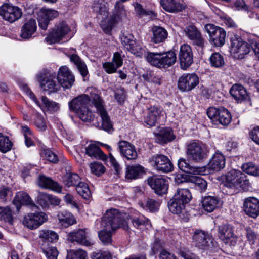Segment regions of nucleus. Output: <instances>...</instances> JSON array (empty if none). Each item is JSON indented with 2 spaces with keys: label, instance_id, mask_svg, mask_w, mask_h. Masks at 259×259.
<instances>
[{
  "label": "nucleus",
  "instance_id": "nucleus-39",
  "mask_svg": "<svg viewBox=\"0 0 259 259\" xmlns=\"http://www.w3.org/2000/svg\"><path fill=\"white\" fill-rule=\"evenodd\" d=\"M157 140L161 144H165L175 139L172 130L170 128H163L156 134Z\"/></svg>",
  "mask_w": 259,
  "mask_h": 259
},
{
  "label": "nucleus",
  "instance_id": "nucleus-60",
  "mask_svg": "<svg viewBox=\"0 0 259 259\" xmlns=\"http://www.w3.org/2000/svg\"><path fill=\"white\" fill-rule=\"evenodd\" d=\"M34 124L39 131H45L47 128L46 122L44 117L38 113L36 114Z\"/></svg>",
  "mask_w": 259,
  "mask_h": 259
},
{
  "label": "nucleus",
  "instance_id": "nucleus-50",
  "mask_svg": "<svg viewBox=\"0 0 259 259\" xmlns=\"http://www.w3.org/2000/svg\"><path fill=\"white\" fill-rule=\"evenodd\" d=\"M76 190L78 194L84 199H89L90 198L91 191L87 184L81 182L77 185Z\"/></svg>",
  "mask_w": 259,
  "mask_h": 259
},
{
  "label": "nucleus",
  "instance_id": "nucleus-2",
  "mask_svg": "<svg viewBox=\"0 0 259 259\" xmlns=\"http://www.w3.org/2000/svg\"><path fill=\"white\" fill-rule=\"evenodd\" d=\"M192 198L190 191L188 189H178L173 197L169 200L168 206L169 211L174 214L180 215L185 211V205Z\"/></svg>",
  "mask_w": 259,
  "mask_h": 259
},
{
  "label": "nucleus",
  "instance_id": "nucleus-38",
  "mask_svg": "<svg viewBox=\"0 0 259 259\" xmlns=\"http://www.w3.org/2000/svg\"><path fill=\"white\" fill-rule=\"evenodd\" d=\"M152 32L153 37L151 38V40L154 43L162 42L167 37V31L161 27H154Z\"/></svg>",
  "mask_w": 259,
  "mask_h": 259
},
{
  "label": "nucleus",
  "instance_id": "nucleus-63",
  "mask_svg": "<svg viewBox=\"0 0 259 259\" xmlns=\"http://www.w3.org/2000/svg\"><path fill=\"white\" fill-rule=\"evenodd\" d=\"M42 154L47 160L52 163H57L59 161L57 155L49 149L44 150Z\"/></svg>",
  "mask_w": 259,
  "mask_h": 259
},
{
  "label": "nucleus",
  "instance_id": "nucleus-48",
  "mask_svg": "<svg viewBox=\"0 0 259 259\" xmlns=\"http://www.w3.org/2000/svg\"><path fill=\"white\" fill-rule=\"evenodd\" d=\"M242 169L246 174L255 176H259V166L252 162H248L242 165Z\"/></svg>",
  "mask_w": 259,
  "mask_h": 259
},
{
  "label": "nucleus",
  "instance_id": "nucleus-32",
  "mask_svg": "<svg viewBox=\"0 0 259 259\" xmlns=\"http://www.w3.org/2000/svg\"><path fill=\"white\" fill-rule=\"evenodd\" d=\"M161 113L160 108L156 106L150 107L148 113L144 119V122L149 127L155 125L156 123L160 117Z\"/></svg>",
  "mask_w": 259,
  "mask_h": 259
},
{
  "label": "nucleus",
  "instance_id": "nucleus-36",
  "mask_svg": "<svg viewBox=\"0 0 259 259\" xmlns=\"http://www.w3.org/2000/svg\"><path fill=\"white\" fill-rule=\"evenodd\" d=\"M220 199L215 196H207L202 200V205L204 209L209 212H212L219 204Z\"/></svg>",
  "mask_w": 259,
  "mask_h": 259
},
{
  "label": "nucleus",
  "instance_id": "nucleus-27",
  "mask_svg": "<svg viewBox=\"0 0 259 259\" xmlns=\"http://www.w3.org/2000/svg\"><path fill=\"white\" fill-rule=\"evenodd\" d=\"M218 231V237L225 243H229L231 239L235 237L233 227L229 224L226 223L219 225Z\"/></svg>",
  "mask_w": 259,
  "mask_h": 259
},
{
  "label": "nucleus",
  "instance_id": "nucleus-31",
  "mask_svg": "<svg viewBox=\"0 0 259 259\" xmlns=\"http://www.w3.org/2000/svg\"><path fill=\"white\" fill-rule=\"evenodd\" d=\"M126 16L127 12L124 5L120 1H117L113 10L111 21L113 23H117L126 18Z\"/></svg>",
  "mask_w": 259,
  "mask_h": 259
},
{
  "label": "nucleus",
  "instance_id": "nucleus-10",
  "mask_svg": "<svg viewBox=\"0 0 259 259\" xmlns=\"http://www.w3.org/2000/svg\"><path fill=\"white\" fill-rule=\"evenodd\" d=\"M154 168L158 171L164 173L170 172L173 165L168 158L163 154H157L149 159Z\"/></svg>",
  "mask_w": 259,
  "mask_h": 259
},
{
  "label": "nucleus",
  "instance_id": "nucleus-54",
  "mask_svg": "<svg viewBox=\"0 0 259 259\" xmlns=\"http://www.w3.org/2000/svg\"><path fill=\"white\" fill-rule=\"evenodd\" d=\"M86 251L82 250H71L67 251L66 259H87Z\"/></svg>",
  "mask_w": 259,
  "mask_h": 259
},
{
  "label": "nucleus",
  "instance_id": "nucleus-21",
  "mask_svg": "<svg viewBox=\"0 0 259 259\" xmlns=\"http://www.w3.org/2000/svg\"><path fill=\"white\" fill-rule=\"evenodd\" d=\"M243 209L247 215L256 218L259 216V199L254 197L245 198L243 202Z\"/></svg>",
  "mask_w": 259,
  "mask_h": 259
},
{
  "label": "nucleus",
  "instance_id": "nucleus-9",
  "mask_svg": "<svg viewBox=\"0 0 259 259\" xmlns=\"http://www.w3.org/2000/svg\"><path fill=\"white\" fill-rule=\"evenodd\" d=\"M21 8L11 4L5 3L0 7V15L6 21L13 23L21 18Z\"/></svg>",
  "mask_w": 259,
  "mask_h": 259
},
{
  "label": "nucleus",
  "instance_id": "nucleus-58",
  "mask_svg": "<svg viewBox=\"0 0 259 259\" xmlns=\"http://www.w3.org/2000/svg\"><path fill=\"white\" fill-rule=\"evenodd\" d=\"M90 167L91 172L98 176H101L105 171V167L102 163L98 162L91 163Z\"/></svg>",
  "mask_w": 259,
  "mask_h": 259
},
{
  "label": "nucleus",
  "instance_id": "nucleus-53",
  "mask_svg": "<svg viewBox=\"0 0 259 259\" xmlns=\"http://www.w3.org/2000/svg\"><path fill=\"white\" fill-rule=\"evenodd\" d=\"M120 39L122 45L127 50L131 49V46L135 44L134 36L128 33H123L120 36Z\"/></svg>",
  "mask_w": 259,
  "mask_h": 259
},
{
  "label": "nucleus",
  "instance_id": "nucleus-24",
  "mask_svg": "<svg viewBox=\"0 0 259 259\" xmlns=\"http://www.w3.org/2000/svg\"><path fill=\"white\" fill-rule=\"evenodd\" d=\"M178 166L182 171L192 175L205 174L206 168L205 167L193 166L189 163L188 160L181 158L178 162Z\"/></svg>",
  "mask_w": 259,
  "mask_h": 259
},
{
  "label": "nucleus",
  "instance_id": "nucleus-43",
  "mask_svg": "<svg viewBox=\"0 0 259 259\" xmlns=\"http://www.w3.org/2000/svg\"><path fill=\"white\" fill-rule=\"evenodd\" d=\"M232 116L228 110L223 108H220V112L217 119V122L223 126L228 125L231 121Z\"/></svg>",
  "mask_w": 259,
  "mask_h": 259
},
{
  "label": "nucleus",
  "instance_id": "nucleus-12",
  "mask_svg": "<svg viewBox=\"0 0 259 259\" xmlns=\"http://www.w3.org/2000/svg\"><path fill=\"white\" fill-rule=\"evenodd\" d=\"M196 246L202 249H207L213 246V239L208 233L201 230H196L193 235Z\"/></svg>",
  "mask_w": 259,
  "mask_h": 259
},
{
  "label": "nucleus",
  "instance_id": "nucleus-37",
  "mask_svg": "<svg viewBox=\"0 0 259 259\" xmlns=\"http://www.w3.org/2000/svg\"><path fill=\"white\" fill-rule=\"evenodd\" d=\"M144 172V167L140 165L128 166L125 177L128 179H136L140 178Z\"/></svg>",
  "mask_w": 259,
  "mask_h": 259
},
{
  "label": "nucleus",
  "instance_id": "nucleus-4",
  "mask_svg": "<svg viewBox=\"0 0 259 259\" xmlns=\"http://www.w3.org/2000/svg\"><path fill=\"white\" fill-rule=\"evenodd\" d=\"M56 77V73L52 72L47 69H44L36 76L41 88L45 91H48L49 93L57 92L60 89L59 82L57 83L55 80Z\"/></svg>",
  "mask_w": 259,
  "mask_h": 259
},
{
  "label": "nucleus",
  "instance_id": "nucleus-56",
  "mask_svg": "<svg viewBox=\"0 0 259 259\" xmlns=\"http://www.w3.org/2000/svg\"><path fill=\"white\" fill-rule=\"evenodd\" d=\"M142 77L145 80L149 82L153 83L158 85H160L161 83V77L156 75L153 72L147 71L143 74Z\"/></svg>",
  "mask_w": 259,
  "mask_h": 259
},
{
  "label": "nucleus",
  "instance_id": "nucleus-13",
  "mask_svg": "<svg viewBox=\"0 0 259 259\" xmlns=\"http://www.w3.org/2000/svg\"><path fill=\"white\" fill-rule=\"evenodd\" d=\"M199 82V78L196 74H184L178 80V87L180 90L188 92L195 88Z\"/></svg>",
  "mask_w": 259,
  "mask_h": 259
},
{
  "label": "nucleus",
  "instance_id": "nucleus-34",
  "mask_svg": "<svg viewBox=\"0 0 259 259\" xmlns=\"http://www.w3.org/2000/svg\"><path fill=\"white\" fill-rule=\"evenodd\" d=\"M85 150V154L92 158L100 159L102 160H105L107 158L106 155L95 143L89 144Z\"/></svg>",
  "mask_w": 259,
  "mask_h": 259
},
{
  "label": "nucleus",
  "instance_id": "nucleus-22",
  "mask_svg": "<svg viewBox=\"0 0 259 259\" xmlns=\"http://www.w3.org/2000/svg\"><path fill=\"white\" fill-rule=\"evenodd\" d=\"M121 155L127 160L136 159L138 156L135 146L126 141H121L118 143Z\"/></svg>",
  "mask_w": 259,
  "mask_h": 259
},
{
  "label": "nucleus",
  "instance_id": "nucleus-5",
  "mask_svg": "<svg viewBox=\"0 0 259 259\" xmlns=\"http://www.w3.org/2000/svg\"><path fill=\"white\" fill-rule=\"evenodd\" d=\"M92 101L97 109V113L101 118V122L98 123L97 126L106 132H110L113 129V125L107 111L103 105V100L97 94L93 95Z\"/></svg>",
  "mask_w": 259,
  "mask_h": 259
},
{
  "label": "nucleus",
  "instance_id": "nucleus-14",
  "mask_svg": "<svg viewBox=\"0 0 259 259\" xmlns=\"http://www.w3.org/2000/svg\"><path fill=\"white\" fill-rule=\"evenodd\" d=\"M70 28L64 22H61L53 29L45 39L50 44L60 42L69 32Z\"/></svg>",
  "mask_w": 259,
  "mask_h": 259
},
{
  "label": "nucleus",
  "instance_id": "nucleus-3",
  "mask_svg": "<svg viewBox=\"0 0 259 259\" xmlns=\"http://www.w3.org/2000/svg\"><path fill=\"white\" fill-rule=\"evenodd\" d=\"M208 150L206 146L199 141H191L186 147V154L191 161L201 163L208 156Z\"/></svg>",
  "mask_w": 259,
  "mask_h": 259
},
{
  "label": "nucleus",
  "instance_id": "nucleus-26",
  "mask_svg": "<svg viewBox=\"0 0 259 259\" xmlns=\"http://www.w3.org/2000/svg\"><path fill=\"white\" fill-rule=\"evenodd\" d=\"M160 4L163 9L170 13H177L184 10L186 5L178 0H160Z\"/></svg>",
  "mask_w": 259,
  "mask_h": 259
},
{
  "label": "nucleus",
  "instance_id": "nucleus-1",
  "mask_svg": "<svg viewBox=\"0 0 259 259\" xmlns=\"http://www.w3.org/2000/svg\"><path fill=\"white\" fill-rule=\"evenodd\" d=\"M101 224L103 229L98 232V236L102 244L105 245L111 243L113 231L120 228L124 230L128 228L122 214L116 209L107 210L102 218Z\"/></svg>",
  "mask_w": 259,
  "mask_h": 259
},
{
  "label": "nucleus",
  "instance_id": "nucleus-57",
  "mask_svg": "<svg viewBox=\"0 0 259 259\" xmlns=\"http://www.w3.org/2000/svg\"><path fill=\"white\" fill-rule=\"evenodd\" d=\"M128 51L136 56L139 57H143L146 53L145 49L143 48L140 44L137 43L136 41L135 44H133L132 46H131V49H129Z\"/></svg>",
  "mask_w": 259,
  "mask_h": 259
},
{
  "label": "nucleus",
  "instance_id": "nucleus-52",
  "mask_svg": "<svg viewBox=\"0 0 259 259\" xmlns=\"http://www.w3.org/2000/svg\"><path fill=\"white\" fill-rule=\"evenodd\" d=\"M93 9L97 13L107 16L108 9L103 0L95 2L93 5Z\"/></svg>",
  "mask_w": 259,
  "mask_h": 259
},
{
  "label": "nucleus",
  "instance_id": "nucleus-40",
  "mask_svg": "<svg viewBox=\"0 0 259 259\" xmlns=\"http://www.w3.org/2000/svg\"><path fill=\"white\" fill-rule=\"evenodd\" d=\"M70 60L77 68L80 74L85 77L88 74V70L85 63L76 54H72L70 56Z\"/></svg>",
  "mask_w": 259,
  "mask_h": 259
},
{
  "label": "nucleus",
  "instance_id": "nucleus-33",
  "mask_svg": "<svg viewBox=\"0 0 259 259\" xmlns=\"http://www.w3.org/2000/svg\"><path fill=\"white\" fill-rule=\"evenodd\" d=\"M225 165V158L223 155L220 153H214L208 163L210 169L214 171H219Z\"/></svg>",
  "mask_w": 259,
  "mask_h": 259
},
{
  "label": "nucleus",
  "instance_id": "nucleus-17",
  "mask_svg": "<svg viewBox=\"0 0 259 259\" xmlns=\"http://www.w3.org/2000/svg\"><path fill=\"white\" fill-rule=\"evenodd\" d=\"M13 204L16 206L17 211H19L22 205H26L32 210L37 208V206L33 202L30 196L24 191L16 193L13 201Z\"/></svg>",
  "mask_w": 259,
  "mask_h": 259
},
{
  "label": "nucleus",
  "instance_id": "nucleus-44",
  "mask_svg": "<svg viewBox=\"0 0 259 259\" xmlns=\"http://www.w3.org/2000/svg\"><path fill=\"white\" fill-rule=\"evenodd\" d=\"M39 237L44 242H53L58 239V235L54 231L42 230L39 231Z\"/></svg>",
  "mask_w": 259,
  "mask_h": 259
},
{
  "label": "nucleus",
  "instance_id": "nucleus-35",
  "mask_svg": "<svg viewBox=\"0 0 259 259\" xmlns=\"http://www.w3.org/2000/svg\"><path fill=\"white\" fill-rule=\"evenodd\" d=\"M160 68H168L174 65L177 59L176 54L172 51L161 53Z\"/></svg>",
  "mask_w": 259,
  "mask_h": 259
},
{
  "label": "nucleus",
  "instance_id": "nucleus-25",
  "mask_svg": "<svg viewBox=\"0 0 259 259\" xmlns=\"http://www.w3.org/2000/svg\"><path fill=\"white\" fill-rule=\"evenodd\" d=\"M91 100L87 95H81L69 102V108L70 111L76 113L83 108L89 107Z\"/></svg>",
  "mask_w": 259,
  "mask_h": 259
},
{
  "label": "nucleus",
  "instance_id": "nucleus-15",
  "mask_svg": "<svg viewBox=\"0 0 259 259\" xmlns=\"http://www.w3.org/2000/svg\"><path fill=\"white\" fill-rule=\"evenodd\" d=\"M185 36L191 41L192 45L200 48L204 46V39L200 31L193 24L188 25L184 29Z\"/></svg>",
  "mask_w": 259,
  "mask_h": 259
},
{
  "label": "nucleus",
  "instance_id": "nucleus-30",
  "mask_svg": "<svg viewBox=\"0 0 259 259\" xmlns=\"http://www.w3.org/2000/svg\"><path fill=\"white\" fill-rule=\"evenodd\" d=\"M36 28L35 20L30 19L22 26L20 36L24 39H28L35 32Z\"/></svg>",
  "mask_w": 259,
  "mask_h": 259
},
{
  "label": "nucleus",
  "instance_id": "nucleus-11",
  "mask_svg": "<svg viewBox=\"0 0 259 259\" xmlns=\"http://www.w3.org/2000/svg\"><path fill=\"white\" fill-rule=\"evenodd\" d=\"M149 186L159 195H162L167 192L168 189V181L161 176H152L147 179Z\"/></svg>",
  "mask_w": 259,
  "mask_h": 259
},
{
  "label": "nucleus",
  "instance_id": "nucleus-28",
  "mask_svg": "<svg viewBox=\"0 0 259 259\" xmlns=\"http://www.w3.org/2000/svg\"><path fill=\"white\" fill-rule=\"evenodd\" d=\"M38 185L42 188L49 189L58 193H60L62 191V187L60 184L51 178L44 175L39 176Z\"/></svg>",
  "mask_w": 259,
  "mask_h": 259
},
{
  "label": "nucleus",
  "instance_id": "nucleus-46",
  "mask_svg": "<svg viewBox=\"0 0 259 259\" xmlns=\"http://www.w3.org/2000/svg\"><path fill=\"white\" fill-rule=\"evenodd\" d=\"M161 56V53L146 52L143 57L152 65L160 68Z\"/></svg>",
  "mask_w": 259,
  "mask_h": 259
},
{
  "label": "nucleus",
  "instance_id": "nucleus-51",
  "mask_svg": "<svg viewBox=\"0 0 259 259\" xmlns=\"http://www.w3.org/2000/svg\"><path fill=\"white\" fill-rule=\"evenodd\" d=\"M0 219L3 220L10 224L13 223L12 210L9 207H0Z\"/></svg>",
  "mask_w": 259,
  "mask_h": 259
},
{
  "label": "nucleus",
  "instance_id": "nucleus-16",
  "mask_svg": "<svg viewBox=\"0 0 259 259\" xmlns=\"http://www.w3.org/2000/svg\"><path fill=\"white\" fill-rule=\"evenodd\" d=\"M47 219V215L44 212L30 213L25 217L23 224L30 229H34L42 225Z\"/></svg>",
  "mask_w": 259,
  "mask_h": 259
},
{
  "label": "nucleus",
  "instance_id": "nucleus-29",
  "mask_svg": "<svg viewBox=\"0 0 259 259\" xmlns=\"http://www.w3.org/2000/svg\"><path fill=\"white\" fill-rule=\"evenodd\" d=\"M231 96L238 102L247 100L248 95L245 88L241 84H234L230 90Z\"/></svg>",
  "mask_w": 259,
  "mask_h": 259
},
{
  "label": "nucleus",
  "instance_id": "nucleus-47",
  "mask_svg": "<svg viewBox=\"0 0 259 259\" xmlns=\"http://www.w3.org/2000/svg\"><path fill=\"white\" fill-rule=\"evenodd\" d=\"M209 60L211 66L214 68H221L225 64L223 56L219 53H213L210 56Z\"/></svg>",
  "mask_w": 259,
  "mask_h": 259
},
{
  "label": "nucleus",
  "instance_id": "nucleus-49",
  "mask_svg": "<svg viewBox=\"0 0 259 259\" xmlns=\"http://www.w3.org/2000/svg\"><path fill=\"white\" fill-rule=\"evenodd\" d=\"M13 145L8 136L0 133V151L5 153L11 150Z\"/></svg>",
  "mask_w": 259,
  "mask_h": 259
},
{
  "label": "nucleus",
  "instance_id": "nucleus-20",
  "mask_svg": "<svg viewBox=\"0 0 259 259\" xmlns=\"http://www.w3.org/2000/svg\"><path fill=\"white\" fill-rule=\"evenodd\" d=\"M179 59L181 67L186 69L193 63V53L191 47L187 44L181 46L179 52Z\"/></svg>",
  "mask_w": 259,
  "mask_h": 259
},
{
  "label": "nucleus",
  "instance_id": "nucleus-45",
  "mask_svg": "<svg viewBox=\"0 0 259 259\" xmlns=\"http://www.w3.org/2000/svg\"><path fill=\"white\" fill-rule=\"evenodd\" d=\"M131 221L135 228L140 229H143L149 223V219L141 214L133 216Z\"/></svg>",
  "mask_w": 259,
  "mask_h": 259
},
{
  "label": "nucleus",
  "instance_id": "nucleus-8",
  "mask_svg": "<svg viewBox=\"0 0 259 259\" xmlns=\"http://www.w3.org/2000/svg\"><path fill=\"white\" fill-rule=\"evenodd\" d=\"M246 175L239 170L232 169L226 175L225 185L229 188L242 187L248 183Z\"/></svg>",
  "mask_w": 259,
  "mask_h": 259
},
{
  "label": "nucleus",
  "instance_id": "nucleus-61",
  "mask_svg": "<svg viewBox=\"0 0 259 259\" xmlns=\"http://www.w3.org/2000/svg\"><path fill=\"white\" fill-rule=\"evenodd\" d=\"M192 182H193L196 187L200 189L201 191H204L207 189V182L200 177H196L192 179Z\"/></svg>",
  "mask_w": 259,
  "mask_h": 259
},
{
  "label": "nucleus",
  "instance_id": "nucleus-19",
  "mask_svg": "<svg viewBox=\"0 0 259 259\" xmlns=\"http://www.w3.org/2000/svg\"><path fill=\"white\" fill-rule=\"evenodd\" d=\"M85 229H80L77 231L70 232L68 235V240L71 242H76L85 246H91L94 242L87 236Z\"/></svg>",
  "mask_w": 259,
  "mask_h": 259
},
{
  "label": "nucleus",
  "instance_id": "nucleus-59",
  "mask_svg": "<svg viewBox=\"0 0 259 259\" xmlns=\"http://www.w3.org/2000/svg\"><path fill=\"white\" fill-rule=\"evenodd\" d=\"M42 250L48 259H57L58 251L55 247L49 246L47 248L42 247Z\"/></svg>",
  "mask_w": 259,
  "mask_h": 259
},
{
  "label": "nucleus",
  "instance_id": "nucleus-62",
  "mask_svg": "<svg viewBox=\"0 0 259 259\" xmlns=\"http://www.w3.org/2000/svg\"><path fill=\"white\" fill-rule=\"evenodd\" d=\"M114 96L118 103L123 104L126 99V93L124 88L121 87L118 88L115 92Z\"/></svg>",
  "mask_w": 259,
  "mask_h": 259
},
{
  "label": "nucleus",
  "instance_id": "nucleus-7",
  "mask_svg": "<svg viewBox=\"0 0 259 259\" xmlns=\"http://www.w3.org/2000/svg\"><path fill=\"white\" fill-rule=\"evenodd\" d=\"M231 51L233 54H236L239 59H242L245 55L248 54L251 50V44L244 41L237 35H235L230 38Z\"/></svg>",
  "mask_w": 259,
  "mask_h": 259
},
{
  "label": "nucleus",
  "instance_id": "nucleus-41",
  "mask_svg": "<svg viewBox=\"0 0 259 259\" xmlns=\"http://www.w3.org/2000/svg\"><path fill=\"white\" fill-rule=\"evenodd\" d=\"M57 218L59 222L65 226L71 225L75 223V220L72 214L66 211L58 212Z\"/></svg>",
  "mask_w": 259,
  "mask_h": 259
},
{
  "label": "nucleus",
  "instance_id": "nucleus-23",
  "mask_svg": "<svg viewBox=\"0 0 259 259\" xmlns=\"http://www.w3.org/2000/svg\"><path fill=\"white\" fill-rule=\"evenodd\" d=\"M58 15L57 11L42 8L38 14V25L42 29L46 30L49 21Z\"/></svg>",
  "mask_w": 259,
  "mask_h": 259
},
{
  "label": "nucleus",
  "instance_id": "nucleus-64",
  "mask_svg": "<svg viewBox=\"0 0 259 259\" xmlns=\"http://www.w3.org/2000/svg\"><path fill=\"white\" fill-rule=\"evenodd\" d=\"M92 259H111V254L107 251H98L93 252L91 255Z\"/></svg>",
  "mask_w": 259,
  "mask_h": 259
},
{
  "label": "nucleus",
  "instance_id": "nucleus-6",
  "mask_svg": "<svg viewBox=\"0 0 259 259\" xmlns=\"http://www.w3.org/2000/svg\"><path fill=\"white\" fill-rule=\"evenodd\" d=\"M205 31L208 34L209 42L215 47H221L225 42L226 33L225 30L212 24H207Z\"/></svg>",
  "mask_w": 259,
  "mask_h": 259
},
{
  "label": "nucleus",
  "instance_id": "nucleus-18",
  "mask_svg": "<svg viewBox=\"0 0 259 259\" xmlns=\"http://www.w3.org/2000/svg\"><path fill=\"white\" fill-rule=\"evenodd\" d=\"M57 80L63 88L69 89L73 85L75 78L72 72L66 66L60 67L57 74Z\"/></svg>",
  "mask_w": 259,
  "mask_h": 259
},
{
  "label": "nucleus",
  "instance_id": "nucleus-42",
  "mask_svg": "<svg viewBox=\"0 0 259 259\" xmlns=\"http://www.w3.org/2000/svg\"><path fill=\"white\" fill-rule=\"evenodd\" d=\"M63 182L67 187L75 186L76 187L81 182L80 177L75 173H66L63 177Z\"/></svg>",
  "mask_w": 259,
  "mask_h": 259
},
{
  "label": "nucleus",
  "instance_id": "nucleus-55",
  "mask_svg": "<svg viewBox=\"0 0 259 259\" xmlns=\"http://www.w3.org/2000/svg\"><path fill=\"white\" fill-rule=\"evenodd\" d=\"M79 118L83 121L91 122L93 119V114L89 109V107L83 108L76 113Z\"/></svg>",
  "mask_w": 259,
  "mask_h": 259
}]
</instances>
